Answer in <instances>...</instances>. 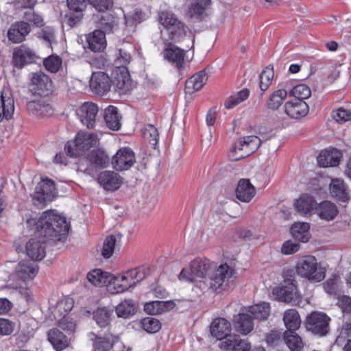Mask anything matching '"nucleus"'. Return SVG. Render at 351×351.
<instances>
[{
    "label": "nucleus",
    "instance_id": "f03ea898",
    "mask_svg": "<svg viewBox=\"0 0 351 351\" xmlns=\"http://www.w3.org/2000/svg\"><path fill=\"white\" fill-rule=\"evenodd\" d=\"M211 263L207 259L195 258L192 261L188 267L182 269L178 275L181 281L195 283V289L201 291L208 289V283L206 276L210 269Z\"/></svg>",
    "mask_w": 351,
    "mask_h": 351
},
{
    "label": "nucleus",
    "instance_id": "58836bf2",
    "mask_svg": "<svg viewBox=\"0 0 351 351\" xmlns=\"http://www.w3.org/2000/svg\"><path fill=\"white\" fill-rule=\"evenodd\" d=\"M283 321L287 329L286 331L297 330L301 324L300 315L293 308L288 309L284 313Z\"/></svg>",
    "mask_w": 351,
    "mask_h": 351
},
{
    "label": "nucleus",
    "instance_id": "13d9d810",
    "mask_svg": "<svg viewBox=\"0 0 351 351\" xmlns=\"http://www.w3.org/2000/svg\"><path fill=\"white\" fill-rule=\"evenodd\" d=\"M65 312L64 304L62 302H58L52 311L54 319L58 322V326L62 329H64V326L66 325L64 319L66 317Z\"/></svg>",
    "mask_w": 351,
    "mask_h": 351
},
{
    "label": "nucleus",
    "instance_id": "6e6d98bb",
    "mask_svg": "<svg viewBox=\"0 0 351 351\" xmlns=\"http://www.w3.org/2000/svg\"><path fill=\"white\" fill-rule=\"evenodd\" d=\"M24 21L31 23L33 26L41 27L45 25L43 17L35 12L33 9H29L24 12L23 15Z\"/></svg>",
    "mask_w": 351,
    "mask_h": 351
},
{
    "label": "nucleus",
    "instance_id": "dca6fc26",
    "mask_svg": "<svg viewBox=\"0 0 351 351\" xmlns=\"http://www.w3.org/2000/svg\"><path fill=\"white\" fill-rule=\"evenodd\" d=\"M97 181L106 191H114L119 189L123 184V178L113 171H104L99 173Z\"/></svg>",
    "mask_w": 351,
    "mask_h": 351
},
{
    "label": "nucleus",
    "instance_id": "423d86ee",
    "mask_svg": "<svg viewBox=\"0 0 351 351\" xmlns=\"http://www.w3.org/2000/svg\"><path fill=\"white\" fill-rule=\"evenodd\" d=\"M58 191L53 180L45 178L38 184L32 195L33 204L39 208L45 207L48 202L57 197Z\"/></svg>",
    "mask_w": 351,
    "mask_h": 351
},
{
    "label": "nucleus",
    "instance_id": "79ce46f5",
    "mask_svg": "<svg viewBox=\"0 0 351 351\" xmlns=\"http://www.w3.org/2000/svg\"><path fill=\"white\" fill-rule=\"evenodd\" d=\"M296 330L285 331L283 339L291 351H302L303 342L301 337L295 332Z\"/></svg>",
    "mask_w": 351,
    "mask_h": 351
},
{
    "label": "nucleus",
    "instance_id": "8fccbe9b",
    "mask_svg": "<svg viewBox=\"0 0 351 351\" xmlns=\"http://www.w3.org/2000/svg\"><path fill=\"white\" fill-rule=\"evenodd\" d=\"M169 38L175 42L180 41L186 35V27L179 21L167 29Z\"/></svg>",
    "mask_w": 351,
    "mask_h": 351
},
{
    "label": "nucleus",
    "instance_id": "ea45409f",
    "mask_svg": "<svg viewBox=\"0 0 351 351\" xmlns=\"http://www.w3.org/2000/svg\"><path fill=\"white\" fill-rule=\"evenodd\" d=\"M309 228L308 223H295L291 228V232L295 239L306 243L310 239Z\"/></svg>",
    "mask_w": 351,
    "mask_h": 351
},
{
    "label": "nucleus",
    "instance_id": "6ab92c4d",
    "mask_svg": "<svg viewBox=\"0 0 351 351\" xmlns=\"http://www.w3.org/2000/svg\"><path fill=\"white\" fill-rule=\"evenodd\" d=\"M87 0H67V7L70 12H67V23L73 27L82 18V11L86 7Z\"/></svg>",
    "mask_w": 351,
    "mask_h": 351
},
{
    "label": "nucleus",
    "instance_id": "f704fd0d",
    "mask_svg": "<svg viewBox=\"0 0 351 351\" xmlns=\"http://www.w3.org/2000/svg\"><path fill=\"white\" fill-rule=\"evenodd\" d=\"M104 119L107 127L114 131L121 128V117L118 113L117 108L110 106L105 110Z\"/></svg>",
    "mask_w": 351,
    "mask_h": 351
},
{
    "label": "nucleus",
    "instance_id": "4c0bfd02",
    "mask_svg": "<svg viewBox=\"0 0 351 351\" xmlns=\"http://www.w3.org/2000/svg\"><path fill=\"white\" fill-rule=\"evenodd\" d=\"M246 313H250V317L254 319H266L269 315V304L262 302L244 309Z\"/></svg>",
    "mask_w": 351,
    "mask_h": 351
},
{
    "label": "nucleus",
    "instance_id": "e433bc0d",
    "mask_svg": "<svg viewBox=\"0 0 351 351\" xmlns=\"http://www.w3.org/2000/svg\"><path fill=\"white\" fill-rule=\"evenodd\" d=\"M331 195L343 202L348 199V193L346 186L342 180L333 179L330 184Z\"/></svg>",
    "mask_w": 351,
    "mask_h": 351
},
{
    "label": "nucleus",
    "instance_id": "aec40b11",
    "mask_svg": "<svg viewBox=\"0 0 351 351\" xmlns=\"http://www.w3.org/2000/svg\"><path fill=\"white\" fill-rule=\"evenodd\" d=\"M285 113L291 119H300L305 117L309 111L308 104L302 100L287 101L284 106Z\"/></svg>",
    "mask_w": 351,
    "mask_h": 351
},
{
    "label": "nucleus",
    "instance_id": "1a4fd4ad",
    "mask_svg": "<svg viewBox=\"0 0 351 351\" xmlns=\"http://www.w3.org/2000/svg\"><path fill=\"white\" fill-rule=\"evenodd\" d=\"M234 271L228 264L221 265L209 278L208 289L225 290L234 280Z\"/></svg>",
    "mask_w": 351,
    "mask_h": 351
},
{
    "label": "nucleus",
    "instance_id": "864d4df0",
    "mask_svg": "<svg viewBox=\"0 0 351 351\" xmlns=\"http://www.w3.org/2000/svg\"><path fill=\"white\" fill-rule=\"evenodd\" d=\"M117 243L116 237L113 234L108 236L103 243V247L101 249V256L104 258H110L114 251Z\"/></svg>",
    "mask_w": 351,
    "mask_h": 351
},
{
    "label": "nucleus",
    "instance_id": "774afa93",
    "mask_svg": "<svg viewBox=\"0 0 351 351\" xmlns=\"http://www.w3.org/2000/svg\"><path fill=\"white\" fill-rule=\"evenodd\" d=\"M112 347V343L105 338L96 337L93 341L94 351H109Z\"/></svg>",
    "mask_w": 351,
    "mask_h": 351
},
{
    "label": "nucleus",
    "instance_id": "5fc2aeb1",
    "mask_svg": "<svg viewBox=\"0 0 351 351\" xmlns=\"http://www.w3.org/2000/svg\"><path fill=\"white\" fill-rule=\"evenodd\" d=\"M290 94L295 97V99L304 101L311 96V90L307 85L299 84L291 90Z\"/></svg>",
    "mask_w": 351,
    "mask_h": 351
},
{
    "label": "nucleus",
    "instance_id": "b1692460",
    "mask_svg": "<svg viewBox=\"0 0 351 351\" xmlns=\"http://www.w3.org/2000/svg\"><path fill=\"white\" fill-rule=\"evenodd\" d=\"M231 330L230 323L224 318L215 319L210 326V333L215 338L219 340H225L229 337Z\"/></svg>",
    "mask_w": 351,
    "mask_h": 351
},
{
    "label": "nucleus",
    "instance_id": "f257e3e1",
    "mask_svg": "<svg viewBox=\"0 0 351 351\" xmlns=\"http://www.w3.org/2000/svg\"><path fill=\"white\" fill-rule=\"evenodd\" d=\"M66 218L54 210L44 212L36 223V234L45 240L38 241L31 239L26 244L27 255L32 260L40 261L45 256V250L42 243L52 241L56 243L64 240L66 236Z\"/></svg>",
    "mask_w": 351,
    "mask_h": 351
},
{
    "label": "nucleus",
    "instance_id": "a211bd4d",
    "mask_svg": "<svg viewBox=\"0 0 351 351\" xmlns=\"http://www.w3.org/2000/svg\"><path fill=\"white\" fill-rule=\"evenodd\" d=\"M164 44L165 49L162 51L164 58L178 69L182 68L185 57L184 51L171 43L165 41Z\"/></svg>",
    "mask_w": 351,
    "mask_h": 351
},
{
    "label": "nucleus",
    "instance_id": "bf43d9fd",
    "mask_svg": "<svg viewBox=\"0 0 351 351\" xmlns=\"http://www.w3.org/2000/svg\"><path fill=\"white\" fill-rule=\"evenodd\" d=\"M141 325L143 328L149 333H156L161 328L160 321L154 317H145L143 319Z\"/></svg>",
    "mask_w": 351,
    "mask_h": 351
},
{
    "label": "nucleus",
    "instance_id": "de8ad7c7",
    "mask_svg": "<svg viewBox=\"0 0 351 351\" xmlns=\"http://www.w3.org/2000/svg\"><path fill=\"white\" fill-rule=\"evenodd\" d=\"M134 313L135 306L132 300H125L116 307V313L119 317L128 318Z\"/></svg>",
    "mask_w": 351,
    "mask_h": 351
},
{
    "label": "nucleus",
    "instance_id": "bb28decb",
    "mask_svg": "<svg viewBox=\"0 0 351 351\" xmlns=\"http://www.w3.org/2000/svg\"><path fill=\"white\" fill-rule=\"evenodd\" d=\"M38 271V265L34 263L22 261L19 263L16 268L17 276L23 281L33 279Z\"/></svg>",
    "mask_w": 351,
    "mask_h": 351
},
{
    "label": "nucleus",
    "instance_id": "f8f14e48",
    "mask_svg": "<svg viewBox=\"0 0 351 351\" xmlns=\"http://www.w3.org/2000/svg\"><path fill=\"white\" fill-rule=\"evenodd\" d=\"M135 162V154L128 147L119 149L112 158V165L117 171L128 170Z\"/></svg>",
    "mask_w": 351,
    "mask_h": 351
},
{
    "label": "nucleus",
    "instance_id": "6e6552de",
    "mask_svg": "<svg viewBox=\"0 0 351 351\" xmlns=\"http://www.w3.org/2000/svg\"><path fill=\"white\" fill-rule=\"evenodd\" d=\"M330 318L323 312L313 311L306 318V328L319 337L326 336L330 330Z\"/></svg>",
    "mask_w": 351,
    "mask_h": 351
},
{
    "label": "nucleus",
    "instance_id": "e2e57ef3",
    "mask_svg": "<svg viewBox=\"0 0 351 351\" xmlns=\"http://www.w3.org/2000/svg\"><path fill=\"white\" fill-rule=\"evenodd\" d=\"M62 64L61 60L57 56H49L44 60L46 69L51 73H56Z\"/></svg>",
    "mask_w": 351,
    "mask_h": 351
},
{
    "label": "nucleus",
    "instance_id": "c85d7f7f",
    "mask_svg": "<svg viewBox=\"0 0 351 351\" xmlns=\"http://www.w3.org/2000/svg\"><path fill=\"white\" fill-rule=\"evenodd\" d=\"M14 112V99L10 92H4L1 95L0 121L3 119H10Z\"/></svg>",
    "mask_w": 351,
    "mask_h": 351
},
{
    "label": "nucleus",
    "instance_id": "473e14b6",
    "mask_svg": "<svg viewBox=\"0 0 351 351\" xmlns=\"http://www.w3.org/2000/svg\"><path fill=\"white\" fill-rule=\"evenodd\" d=\"M175 306L173 301H152L146 303L144 306V310L146 313L151 315H158L163 312L169 311Z\"/></svg>",
    "mask_w": 351,
    "mask_h": 351
},
{
    "label": "nucleus",
    "instance_id": "4d7b16f0",
    "mask_svg": "<svg viewBox=\"0 0 351 351\" xmlns=\"http://www.w3.org/2000/svg\"><path fill=\"white\" fill-rule=\"evenodd\" d=\"M132 60L131 54L128 49L121 48L119 50V54L114 61L116 69L126 68V66Z\"/></svg>",
    "mask_w": 351,
    "mask_h": 351
},
{
    "label": "nucleus",
    "instance_id": "2f4dec72",
    "mask_svg": "<svg viewBox=\"0 0 351 351\" xmlns=\"http://www.w3.org/2000/svg\"><path fill=\"white\" fill-rule=\"evenodd\" d=\"M207 80L206 73L204 71H199L186 80L185 92L186 94H192L194 91L200 90Z\"/></svg>",
    "mask_w": 351,
    "mask_h": 351
},
{
    "label": "nucleus",
    "instance_id": "f3484780",
    "mask_svg": "<svg viewBox=\"0 0 351 351\" xmlns=\"http://www.w3.org/2000/svg\"><path fill=\"white\" fill-rule=\"evenodd\" d=\"M31 25L20 21L12 23L9 28L7 36L14 43H20L25 40V37L31 32Z\"/></svg>",
    "mask_w": 351,
    "mask_h": 351
},
{
    "label": "nucleus",
    "instance_id": "412c9836",
    "mask_svg": "<svg viewBox=\"0 0 351 351\" xmlns=\"http://www.w3.org/2000/svg\"><path fill=\"white\" fill-rule=\"evenodd\" d=\"M219 347L224 350L230 351H250L251 346L246 341L243 340L237 335L226 337L219 343Z\"/></svg>",
    "mask_w": 351,
    "mask_h": 351
},
{
    "label": "nucleus",
    "instance_id": "c756f323",
    "mask_svg": "<svg viewBox=\"0 0 351 351\" xmlns=\"http://www.w3.org/2000/svg\"><path fill=\"white\" fill-rule=\"evenodd\" d=\"M316 209L319 217L328 221L333 220L339 213L337 206L330 201L321 202L318 206L317 205Z\"/></svg>",
    "mask_w": 351,
    "mask_h": 351
},
{
    "label": "nucleus",
    "instance_id": "4468645a",
    "mask_svg": "<svg viewBox=\"0 0 351 351\" xmlns=\"http://www.w3.org/2000/svg\"><path fill=\"white\" fill-rule=\"evenodd\" d=\"M273 294L276 300L286 303H298L301 298L298 285L285 284L281 287H276L273 290Z\"/></svg>",
    "mask_w": 351,
    "mask_h": 351
},
{
    "label": "nucleus",
    "instance_id": "5701e85b",
    "mask_svg": "<svg viewBox=\"0 0 351 351\" xmlns=\"http://www.w3.org/2000/svg\"><path fill=\"white\" fill-rule=\"evenodd\" d=\"M237 198L243 202H250L256 195V189L249 179H241L235 190Z\"/></svg>",
    "mask_w": 351,
    "mask_h": 351
},
{
    "label": "nucleus",
    "instance_id": "a19ab883",
    "mask_svg": "<svg viewBox=\"0 0 351 351\" xmlns=\"http://www.w3.org/2000/svg\"><path fill=\"white\" fill-rule=\"evenodd\" d=\"M9 291L10 297L12 300H19L24 298L27 303L33 302V298L31 291L23 286L7 287Z\"/></svg>",
    "mask_w": 351,
    "mask_h": 351
},
{
    "label": "nucleus",
    "instance_id": "7c9ffc66",
    "mask_svg": "<svg viewBox=\"0 0 351 351\" xmlns=\"http://www.w3.org/2000/svg\"><path fill=\"white\" fill-rule=\"evenodd\" d=\"M27 108L30 113L39 117L50 115L53 112L51 106L40 99L27 102Z\"/></svg>",
    "mask_w": 351,
    "mask_h": 351
},
{
    "label": "nucleus",
    "instance_id": "7ed1b4c3",
    "mask_svg": "<svg viewBox=\"0 0 351 351\" xmlns=\"http://www.w3.org/2000/svg\"><path fill=\"white\" fill-rule=\"evenodd\" d=\"M298 276L310 281L319 282L326 277V269L312 255L300 257L295 263Z\"/></svg>",
    "mask_w": 351,
    "mask_h": 351
},
{
    "label": "nucleus",
    "instance_id": "20e7f679",
    "mask_svg": "<svg viewBox=\"0 0 351 351\" xmlns=\"http://www.w3.org/2000/svg\"><path fill=\"white\" fill-rule=\"evenodd\" d=\"M109 163L110 157L105 150L101 148L94 149L80 161L78 171L94 176L99 169L106 167Z\"/></svg>",
    "mask_w": 351,
    "mask_h": 351
},
{
    "label": "nucleus",
    "instance_id": "09e8293b",
    "mask_svg": "<svg viewBox=\"0 0 351 351\" xmlns=\"http://www.w3.org/2000/svg\"><path fill=\"white\" fill-rule=\"evenodd\" d=\"M117 25V18L109 13L103 14L98 20V27L101 28L104 32H110Z\"/></svg>",
    "mask_w": 351,
    "mask_h": 351
},
{
    "label": "nucleus",
    "instance_id": "37998d69",
    "mask_svg": "<svg viewBox=\"0 0 351 351\" xmlns=\"http://www.w3.org/2000/svg\"><path fill=\"white\" fill-rule=\"evenodd\" d=\"M66 336L58 329L51 330L48 333V340L56 351L63 350L66 348Z\"/></svg>",
    "mask_w": 351,
    "mask_h": 351
},
{
    "label": "nucleus",
    "instance_id": "9b49d317",
    "mask_svg": "<svg viewBox=\"0 0 351 351\" xmlns=\"http://www.w3.org/2000/svg\"><path fill=\"white\" fill-rule=\"evenodd\" d=\"M29 88L34 95L47 96L51 92L52 81L44 73L37 72L33 73Z\"/></svg>",
    "mask_w": 351,
    "mask_h": 351
},
{
    "label": "nucleus",
    "instance_id": "2eb2a0df",
    "mask_svg": "<svg viewBox=\"0 0 351 351\" xmlns=\"http://www.w3.org/2000/svg\"><path fill=\"white\" fill-rule=\"evenodd\" d=\"M90 88L95 94L103 95L110 90L111 79L104 72H94L92 74Z\"/></svg>",
    "mask_w": 351,
    "mask_h": 351
},
{
    "label": "nucleus",
    "instance_id": "3c124183",
    "mask_svg": "<svg viewBox=\"0 0 351 351\" xmlns=\"http://www.w3.org/2000/svg\"><path fill=\"white\" fill-rule=\"evenodd\" d=\"M128 277V274L126 272L121 276L112 278V284L114 285V288L117 289L116 293L123 292L134 286L133 281Z\"/></svg>",
    "mask_w": 351,
    "mask_h": 351
},
{
    "label": "nucleus",
    "instance_id": "cd10ccee",
    "mask_svg": "<svg viewBox=\"0 0 351 351\" xmlns=\"http://www.w3.org/2000/svg\"><path fill=\"white\" fill-rule=\"evenodd\" d=\"M86 42L88 48L94 51L99 52L102 51L106 45L105 33L100 29L95 30L86 36Z\"/></svg>",
    "mask_w": 351,
    "mask_h": 351
},
{
    "label": "nucleus",
    "instance_id": "338daca9",
    "mask_svg": "<svg viewBox=\"0 0 351 351\" xmlns=\"http://www.w3.org/2000/svg\"><path fill=\"white\" fill-rule=\"evenodd\" d=\"M127 272L128 274V278L133 281L134 285H136L146 277L145 270L141 267L132 269Z\"/></svg>",
    "mask_w": 351,
    "mask_h": 351
},
{
    "label": "nucleus",
    "instance_id": "69168bd1",
    "mask_svg": "<svg viewBox=\"0 0 351 351\" xmlns=\"http://www.w3.org/2000/svg\"><path fill=\"white\" fill-rule=\"evenodd\" d=\"M298 276L296 266L285 269L282 273L283 282L285 284L298 285L295 279Z\"/></svg>",
    "mask_w": 351,
    "mask_h": 351
},
{
    "label": "nucleus",
    "instance_id": "393cba45",
    "mask_svg": "<svg viewBox=\"0 0 351 351\" xmlns=\"http://www.w3.org/2000/svg\"><path fill=\"white\" fill-rule=\"evenodd\" d=\"M234 325L236 330L243 335L250 333L254 328L253 319L250 317V313H246L244 309L235 317Z\"/></svg>",
    "mask_w": 351,
    "mask_h": 351
},
{
    "label": "nucleus",
    "instance_id": "c03bdc74",
    "mask_svg": "<svg viewBox=\"0 0 351 351\" xmlns=\"http://www.w3.org/2000/svg\"><path fill=\"white\" fill-rule=\"evenodd\" d=\"M287 97V91L284 89H279L274 92L266 102V106L272 110H277Z\"/></svg>",
    "mask_w": 351,
    "mask_h": 351
},
{
    "label": "nucleus",
    "instance_id": "a18cd8bd",
    "mask_svg": "<svg viewBox=\"0 0 351 351\" xmlns=\"http://www.w3.org/2000/svg\"><path fill=\"white\" fill-rule=\"evenodd\" d=\"M113 311L109 310L105 307L98 308L93 313V319L101 328L108 326L110 322Z\"/></svg>",
    "mask_w": 351,
    "mask_h": 351
},
{
    "label": "nucleus",
    "instance_id": "052dcab7",
    "mask_svg": "<svg viewBox=\"0 0 351 351\" xmlns=\"http://www.w3.org/2000/svg\"><path fill=\"white\" fill-rule=\"evenodd\" d=\"M333 119L339 123H344L351 120V110L339 108L332 112Z\"/></svg>",
    "mask_w": 351,
    "mask_h": 351
},
{
    "label": "nucleus",
    "instance_id": "0e129e2a",
    "mask_svg": "<svg viewBox=\"0 0 351 351\" xmlns=\"http://www.w3.org/2000/svg\"><path fill=\"white\" fill-rule=\"evenodd\" d=\"M144 138L151 143L156 145L158 138V130L152 125H147L143 130Z\"/></svg>",
    "mask_w": 351,
    "mask_h": 351
},
{
    "label": "nucleus",
    "instance_id": "4be33fe9",
    "mask_svg": "<svg viewBox=\"0 0 351 351\" xmlns=\"http://www.w3.org/2000/svg\"><path fill=\"white\" fill-rule=\"evenodd\" d=\"M35 58V53L25 45H21L14 50L12 63L14 66L22 68L25 64L31 63Z\"/></svg>",
    "mask_w": 351,
    "mask_h": 351
},
{
    "label": "nucleus",
    "instance_id": "c9c22d12",
    "mask_svg": "<svg viewBox=\"0 0 351 351\" xmlns=\"http://www.w3.org/2000/svg\"><path fill=\"white\" fill-rule=\"evenodd\" d=\"M294 205L301 214H308L317 208V204L313 196L304 194L295 201Z\"/></svg>",
    "mask_w": 351,
    "mask_h": 351
},
{
    "label": "nucleus",
    "instance_id": "a878e982",
    "mask_svg": "<svg viewBox=\"0 0 351 351\" xmlns=\"http://www.w3.org/2000/svg\"><path fill=\"white\" fill-rule=\"evenodd\" d=\"M341 153L336 149L322 151L317 157V162L321 167H335L339 165Z\"/></svg>",
    "mask_w": 351,
    "mask_h": 351
},
{
    "label": "nucleus",
    "instance_id": "603ef678",
    "mask_svg": "<svg viewBox=\"0 0 351 351\" xmlns=\"http://www.w3.org/2000/svg\"><path fill=\"white\" fill-rule=\"evenodd\" d=\"M274 76V72L272 67L267 66L260 74V88L262 94L267 90L270 86Z\"/></svg>",
    "mask_w": 351,
    "mask_h": 351
},
{
    "label": "nucleus",
    "instance_id": "ddd939ff",
    "mask_svg": "<svg viewBox=\"0 0 351 351\" xmlns=\"http://www.w3.org/2000/svg\"><path fill=\"white\" fill-rule=\"evenodd\" d=\"M111 82L119 95L126 94L132 88V81L127 68L116 69Z\"/></svg>",
    "mask_w": 351,
    "mask_h": 351
},
{
    "label": "nucleus",
    "instance_id": "72a5a7b5",
    "mask_svg": "<svg viewBox=\"0 0 351 351\" xmlns=\"http://www.w3.org/2000/svg\"><path fill=\"white\" fill-rule=\"evenodd\" d=\"M88 280L95 286L103 287L108 283H111L112 276L100 269H95L89 271L87 274Z\"/></svg>",
    "mask_w": 351,
    "mask_h": 351
},
{
    "label": "nucleus",
    "instance_id": "680f3d73",
    "mask_svg": "<svg viewBox=\"0 0 351 351\" xmlns=\"http://www.w3.org/2000/svg\"><path fill=\"white\" fill-rule=\"evenodd\" d=\"M178 21L179 20L176 17V16L170 12L164 11L160 12L159 14V22L167 29Z\"/></svg>",
    "mask_w": 351,
    "mask_h": 351
},
{
    "label": "nucleus",
    "instance_id": "0eeeda50",
    "mask_svg": "<svg viewBox=\"0 0 351 351\" xmlns=\"http://www.w3.org/2000/svg\"><path fill=\"white\" fill-rule=\"evenodd\" d=\"M261 140L257 136H247L238 139L229 154L232 160H239L256 151L261 145Z\"/></svg>",
    "mask_w": 351,
    "mask_h": 351
},
{
    "label": "nucleus",
    "instance_id": "9d476101",
    "mask_svg": "<svg viewBox=\"0 0 351 351\" xmlns=\"http://www.w3.org/2000/svg\"><path fill=\"white\" fill-rule=\"evenodd\" d=\"M75 114L81 123L88 129H93L99 111L98 106L92 101H86L77 107L73 106Z\"/></svg>",
    "mask_w": 351,
    "mask_h": 351
},
{
    "label": "nucleus",
    "instance_id": "49530a36",
    "mask_svg": "<svg viewBox=\"0 0 351 351\" xmlns=\"http://www.w3.org/2000/svg\"><path fill=\"white\" fill-rule=\"evenodd\" d=\"M250 95V91L247 88H243L237 93L230 96L225 101L224 106L227 109H232L240 103L246 100Z\"/></svg>",
    "mask_w": 351,
    "mask_h": 351
},
{
    "label": "nucleus",
    "instance_id": "39448f33",
    "mask_svg": "<svg viewBox=\"0 0 351 351\" xmlns=\"http://www.w3.org/2000/svg\"><path fill=\"white\" fill-rule=\"evenodd\" d=\"M99 138L95 132L85 131L78 132L73 141L67 142V154L77 157L82 155L86 150L97 146Z\"/></svg>",
    "mask_w": 351,
    "mask_h": 351
}]
</instances>
